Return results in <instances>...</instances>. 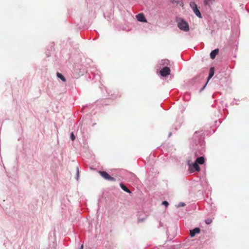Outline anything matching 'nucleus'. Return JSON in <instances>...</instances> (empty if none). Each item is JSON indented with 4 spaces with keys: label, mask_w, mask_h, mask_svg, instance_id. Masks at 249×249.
Returning a JSON list of instances; mask_svg holds the SVG:
<instances>
[{
    "label": "nucleus",
    "mask_w": 249,
    "mask_h": 249,
    "mask_svg": "<svg viewBox=\"0 0 249 249\" xmlns=\"http://www.w3.org/2000/svg\"><path fill=\"white\" fill-rule=\"evenodd\" d=\"M171 1H172V2H177V3H178V1H176V0H171Z\"/></svg>",
    "instance_id": "nucleus-20"
},
{
    "label": "nucleus",
    "mask_w": 249,
    "mask_h": 249,
    "mask_svg": "<svg viewBox=\"0 0 249 249\" xmlns=\"http://www.w3.org/2000/svg\"><path fill=\"white\" fill-rule=\"evenodd\" d=\"M198 132L196 131V132L195 133V134H194V137H196V136H197V134H198Z\"/></svg>",
    "instance_id": "nucleus-19"
},
{
    "label": "nucleus",
    "mask_w": 249,
    "mask_h": 249,
    "mask_svg": "<svg viewBox=\"0 0 249 249\" xmlns=\"http://www.w3.org/2000/svg\"><path fill=\"white\" fill-rule=\"evenodd\" d=\"M137 19L141 22H146V19L142 14H139L136 16Z\"/></svg>",
    "instance_id": "nucleus-7"
},
{
    "label": "nucleus",
    "mask_w": 249,
    "mask_h": 249,
    "mask_svg": "<svg viewBox=\"0 0 249 249\" xmlns=\"http://www.w3.org/2000/svg\"><path fill=\"white\" fill-rule=\"evenodd\" d=\"M185 206V203H184V202H180V203H179L178 204V205L177 206V207L178 208H179V207H183V206Z\"/></svg>",
    "instance_id": "nucleus-15"
},
{
    "label": "nucleus",
    "mask_w": 249,
    "mask_h": 249,
    "mask_svg": "<svg viewBox=\"0 0 249 249\" xmlns=\"http://www.w3.org/2000/svg\"><path fill=\"white\" fill-rule=\"evenodd\" d=\"M219 52V50L218 49H214L210 53V57L212 59H214L215 58L216 55L218 54Z\"/></svg>",
    "instance_id": "nucleus-8"
},
{
    "label": "nucleus",
    "mask_w": 249,
    "mask_h": 249,
    "mask_svg": "<svg viewBox=\"0 0 249 249\" xmlns=\"http://www.w3.org/2000/svg\"><path fill=\"white\" fill-rule=\"evenodd\" d=\"M120 187L125 192L129 193H131V191L122 183H120Z\"/></svg>",
    "instance_id": "nucleus-10"
},
{
    "label": "nucleus",
    "mask_w": 249,
    "mask_h": 249,
    "mask_svg": "<svg viewBox=\"0 0 249 249\" xmlns=\"http://www.w3.org/2000/svg\"><path fill=\"white\" fill-rule=\"evenodd\" d=\"M200 231V230L199 228H195L192 230H190V235L191 237H193L195 236V235L197 233H199Z\"/></svg>",
    "instance_id": "nucleus-6"
},
{
    "label": "nucleus",
    "mask_w": 249,
    "mask_h": 249,
    "mask_svg": "<svg viewBox=\"0 0 249 249\" xmlns=\"http://www.w3.org/2000/svg\"><path fill=\"white\" fill-rule=\"evenodd\" d=\"M195 161L198 164H202L204 162V158L202 156L198 157L196 159Z\"/></svg>",
    "instance_id": "nucleus-9"
},
{
    "label": "nucleus",
    "mask_w": 249,
    "mask_h": 249,
    "mask_svg": "<svg viewBox=\"0 0 249 249\" xmlns=\"http://www.w3.org/2000/svg\"><path fill=\"white\" fill-rule=\"evenodd\" d=\"M99 173L102 176V177L106 180L112 181L116 180V179L114 178L111 177L107 172L105 171H100Z\"/></svg>",
    "instance_id": "nucleus-3"
},
{
    "label": "nucleus",
    "mask_w": 249,
    "mask_h": 249,
    "mask_svg": "<svg viewBox=\"0 0 249 249\" xmlns=\"http://www.w3.org/2000/svg\"><path fill=\"white\" fill-rule=\"evenodd\" d=\"M188 165H189V170L191 172H193L195 171L199 172L200 171V167L196 161L194 163H190V161H188Z\"/></svg>",
    "instance_id": "nucleus-4"
},
{
    "label": "nucleus",
    "mask_w": 249,
    "mask_h": 249,
    "mask_svg": "<svg viewBox=\"0 0 249 249\" xmlns=\"http://www.w3.org/2000/svg\"><path fill=\"white\" fill-rule=\"evenodd\" d=\"M75 138V136L74 135L73 133H71V140L72 141H74Z\"/></svg>",
    "instance_id": "nucleus-17"
},
{
    "label": "nucleus",
    "mask_w": 249,
    "mask_h": 249,
    "mask_svg": "<svg viewBox=\"0 0 249 249\" xmlns=\"http://www.w3.org/2000/svg\"><path fill=\"white\" fill-rule=\"evenodd\" d=\"M171 134H171V133H170L169 134V137H170V136H171Z\"/></svg>",
    "instance_id": "nucleus-24"
},
{
    "label": "nucleus",
    "mask_w": 249,
    "mask_h": 249,
    "mask_svg": "<svg viewBox=\"0 0 249 249\" xmlns=\"http://www.w3.org/2000/svg\"><path fill=\"white\" fill-rule=\"evenodd\" d=\"M162 204L167 207L168 205V202L166 201H164L162 202Z\"/></svg>",
    "instance_id": "nucleus-18"
},
{
    "label": "nucleus",
    "mask_w": 249,
    "mask_h": 249,
    "mask_svg": "<svg viewBox=\"0 0 249 249\" xmlns=\"http://www.w3.org/2000/svg\"><path fill=\"white\" fill-rule=\"evenodd\" d=\"M79 167L77 166L76 167V179L78 181L79 180Z\"/></svg>",
    "instance_id": "nucleus-14"
},
{
    "label": "nucleus",
    "mask_w": 249,
    "mask_h": 249,
    "mask_svg": "<svg viewBox=\"0 0 249 249\" xmlns=\"http://www.w3.org/2000/svg\"><path fill=\"white\" fill-rule=\"evenodd\" d=\"M80 249H83V245L81 246Z\"/></svg>",
    "instance_id": "nucleus-22"
},
{
    "label": "nucleus",
    "mask_w": 249,
    "mask_h": 249,
    "mask_svg": "<svg viewBox=\"0 0 249 249\" xmlns=\"http://www.w3.org/2000/svg\"><path fill=\"white\" fill-rule=\"evenodd\" d=\"M190 5L196 15L199 18H202L201 13L198 10L196 4L195 2H191Z\"/></svg>",
    "instance_id": "nucleus-2"
},
{
    "label": "nucleus",
    "mask_w": 249,
    "mask_h": 249,
    "mask_svg": "<svg viewBox=\"0 0 249 249\" xmlns=\"http://www.w3.org/2000/svg\"><path fill=\"white\" fill-rule=\"evenodd\" d=\"M176 22L178 27L180 30L184 32H188L189 31L190 28L188 23L183 18H177Z\"/></svg>",
    "instance_id": "nucleus-1"
},
{
    "label": "nucleus",
    "mask_w": 249,
    "mask_h": 249,
    "mask_svg": "<svg viewBox=\"0 0 249 249\" xmlns=\"http://www.w3.org/2000/svg\"><path fill=\"white\" fill-rule=\"evenodd\" d=\"M142 221H143V219H142V220H141V219H139V222H140V221H141V222H142Z\"/></svg>",
    "instance_id": "nucleus-23"
},
{
    "label": "nucleus",
    "mask_w": 249,
    "mask_h": 249,
    "mask_svg": "<svg viewBox=\"0 0 249 249\" xmlns=\"http://www.w3.org/2000/svg\"><path fill=\"white\" fill-rule=\"evenodd\" d=\"M170 73V69L168 67H164L160 71V74L162 76H166Z\"/></svg>",
    "instance_id": "nucleus-5"
},
{
    "label": "nucleus",
    "mask_w": 249,
    "mask_h": 249,
    "mask_svg": "<svg viewBox=\"0 0 249 249\" xmlns=\"http://www.w3.org/2000/svg\"><path fill=\"white\" fill-rule=\"evenodd\" d=\"M212 220L210 219H207L205 220V223L207 224H210L212 223Z\"/></svg>",
    "instance_id": "nucleus-16"
},
{
    "label": "nucleus",
    "mask_w": 249,
    "mask_h": 249,
    "mask_svg": "<svg viewBox=\"0 0 249 249\" xmlns=\"http://www.w3.org/2000/svg\"><path fill=\"white\" fill-rule=\"evenodd\" d=\"M214 75V69L213 68H211L210 70V72L209 73V76L208 77V80H210Z\"/></svg>",
    "instance_id": "nucleus-11"
},
{
    "label": "nucleus",
    "mask_w": 249,
    "mask_h": 249,
    "mask_svg": "<svg viewBox=\"0 0 249 249\" xmlns=\"http://www.w3.org/2000/svg\"><path fill=\"white\" fill-rule=\"evenodd\" d=\"M56 75L57 77L60 79L62 81L65 82L66 81L65 77L61 73L57 72Z\"/></svg>",
    "instance_id": "nucleus-13"
},
{
    "label": "nucleus",
    "mask_w": 249,
    "mask_h": 249,
    "mask_svg": "<svg viewBox=\"0 0 249 249\" xmlns=\"http://www.w3.org/2000/svg\"><path fill=\"white\" fill-rule=\"evenodd\" d=\"M214 1L215 0H204V3L205 5H208L210 6L214 2Z\"/></svg>",
    "instance_id": "nucleus-12"
},
{
    "label": "nucleus",
    "mask_w": 249,
    "mask_h": 249,
    "mask_svg": "<svg viewBox=\"0 0 249 249\" xmlns=\"http://www.w3.org/2000/svg\"><path fill=\"white\" fill-rule=\"evenodd\" d=\"M206 85H205V86H204V87L202 88V89H201V90H203L205 87H206Z\"/></svg>",
    "instance_id": "nucleus-21"
}]
</instances>
